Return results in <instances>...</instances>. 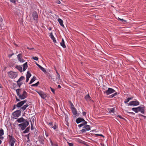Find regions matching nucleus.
Returning <instances> with one entry per match:
<instances>
[{
	"mask_svg": "<svg viewBox=\"0 0 146 146\" xmlns=\"http://www.w3.org/2000/svg\"><path fill=\"white\" fill-rule=\"evenodd\" d=\"M17 95L19 96L20 99L23 100L27 97V92L25 90L20 89H18L16 90Z\"/></svg>",
	"mask_w": 146,
	"mask_h": 146,
	"instance_id": "obj_1",
	"label": "nucleus"
},
{
	"mask_svg": "<svg viewBox=\"0 0 146 146\" xmlns=\"http://www.w3.org/2000/svg\"><path fill=\"white\" fill-rule=\"evenodd\" d=\"M29 122L27 121H25V122L18 125L19 127L22 130H24L26 127L29 125Z\"/></svg>",
	"mask_w": 146,
	"mask_h": 146,
	"instance_id": "obj_2",
	"label": "nucleus"
},
{
	"mask_svg": "<svg viewBox=\"0 0 146 146\" xmlns=\"http://www.w3.org/2000/svg\"><path fill=\"white\" fill-rule=\"evenodd\" d=\"M32 17L35 22L37 23L38 21V16L36 12H34L32 14Z\"/></svg>",
	"mask_w": 146,
	"mask_h": 146,
	"instance_id": "obj_3",
	"label": "nucleus"
},
{
	"mask_svg": "<svg viewBox=\"0 0 146 146\" xmlns=\"http://www.w3.org/2000/svg\"><path fill=\"white\" fill-rule=\"evenodd\" d=\"M8 74L9 77L11 78H15L17 76V74L16 72L12 71L9 72Z\"/></svg>",
	"mask_w": 146,
	"mask_h": 146,
	"instance_id": "obj_4",
	"label": "nucleus"
},
{
	"mask_svg": "<svg viewBox=\"0 0 146 146\" xmlns=\"http://www.w3.org/2000/svg\"><path fill=\"white\" fill-rule=\"evenodd\" d=\"M16 140L13 137L11 136L9 139V144L10 146H14Z\"/></svg>",
	"mask_w": 146,
	"mask_h": 146,
	"instance_id": "obj_5",
	"label": "nucleus"
},
{
	"mask_svg": "<svg viewBox=\"0 0 146 146\" xmlns=\"http://www.w3.org/2000/svg\"><path fill=\"white\" fill-rule=\"evenodd\" d=\"M90 130V126L88 125H86L83 127V129L81 130L82 133H85L87 131Z\"/></svg>",
	"mask_w": 146,
	"mask_h": 146,
	"instance_id": "obj_6",
	"label": "nucleus"
},
{
	"mask_svg": "<svg viewBox=\"0 0 146 146\" xmlns=\"http://www.w3.org/2000/svg\"><path fill=\"white\" fill-rule=\"evenodd\" d=\"M21 111L17 110L13 112L12 115L14 117H19L21 115Z\"/></svg>",
	"mask_w": 146,
	"mask_h": 146,
	"instance_id": "obj_7",
	"label": "nucleus"
},
{
	"mask_svg": "<svg viewBox=\"0 0 146 146\" xmlns=\"http://www.w3.org/2000/svg\"><path fill=\"white\" fill-rule=\"evenodd\" d=\"M115 92V90L114 89L111 88H108V90L104 92V93H106V95H108Z\"/></svg>",
	"mask_w": 146,
	"mask_h": 146,
	"instance_id": "obj_8",
	"label": "nucleus"
},
{
	"mask_svg": "<svg viewBox=\"0 0 146 146\" xmlns=\"http://www.w3.org/2000/svg\"><path fill=\"white\" fill-rule=\"evenodd\" d=\"M36 91L39 94L42 98L45 99L46 98V95L43 92L40 91Z\"/></svg>",
	"mask_w": 146,
	"mask_h": 146,
	"instance_id": "obj_9",
	"label": "nucleus"
},
{
	"mask_svg": "<svg viewBox=\"0 0 146 146\" xmlns=\"http://www.w3.org/2000/svg\"><path fill=\"white\" fill-rule=\"evenodd\" d=\"M139 102L137 101H132L129 103V105L131 106H135L138 105Z\"/></svg>",
	"mask_w": 146,
	"mask_h": 146,
	"instance_id": "obj_10",
	"label": "nucleus"
},
{
	"mask_svg": "<svg viewBox=\"0 0 146 146\" xmlns=\"http://www.w3.org/2000/svg\"><path fill=\"white\" fill-rule=\"evenodd\" d=\"M26 100H24L19 102L16 105L17 107L18 108L21 107L26 102Z\"/></svg>",
	"mask_w": 146,
	"mask_h": 146,
	"instance_id": "obj_11",
	"label": "nucleus"
},
{
	"mask_svg": "<svg viewBox=\"0 0 146 146\" xmlns=\"http://www.w3.org/2000/svg\"><path fill=\"white\" fill-rule=\"evenodd\" d=\"M18 60L21 62H25V60L22 58V54H19L17 55V57Z\"/></svg>",
	"mask_w": 146,
	"mask_h": 146,
	"instance_id": "obj_12",
	"label": "nucleus"
},
{
	"mask_svg": "<svg viewBox=\"0 0 146 146\" xmlns=\"http://www.w3.org/2000/svg\"><path fill=\"white\" fill-rule=\"evenodd\" d=\"M139 111H140L142 113H144V111L145 109V107L144 106L142 105L139 106Z\"/></svg>",
	"mask_w": 146,
	"mask_h": 146,
	"instance_id": "obj_13",
	"label": "nucleus"
},
{
	"mask_svg": "<svg viewBox=\"0 0 146 146\" xmlns=\"http://www.w3.org/2000/svg\"><path fill=\"white\" fill-rule=\"evenodd\" d=\"M25 121H27V120L25 119L23 117H21L18 119L17 120V121L18 123L23 122V123L25 122Z\"/></svg>",
	"mask_w": 146,
	"mask_h": 146,
	"instance_id": "obj_14",
	"label": "nucleus"
},
{
	"mask_svg": "<svg viewBox=\"0 0 146 146\" xmlns=\"http://www.w3.org/2000/svg\"><path fill=\"white\" fill-rule=\"evenodd\" d=\"M50 37L51 39L53 40L54 43H55L56 42V39L52 33H50Z\"/></svg>",
	"mask_w": 146,
	"mask_h": 146,
	"instance_id": "obj_15",
	"label": "nucleus"
},
{
	"mask_svg": "<svg viewBox=\"0 0 146 146\" xmlns=\"http://www.w3.org/2000/svg\"><path fill=\"white\" fill-rule=\"evenodd\" d=\"M84 121H85V120L83 118L79 117L76 119V122L78 124L82 121L83 122Z\"/></svg>",
	"mask_w": 146,
	"mask_h": 146,
	"instance_id": "obj_16",
	"label": "nucleus"
},
{
	"mask_svg": "<svg viewBox=\"0 0 146 146\" xmlns=\"http://www.w3.org/2000/svg\"><path fill=\"white\" fill-rule=\"evenodd\" d=\"M58 21L60 25L62 27H64V25L63 24V21L60 18H59L58 19Z\"/></svg>",
	"mask_w": 146,
	"mask_h": 146,
	"instance_id": "obj_17",
	"label": "nucleus"
},
{
	"mask_svg": "<svg viewBox=\"0 0 146 146\" xmlns=\"http://www.w3.org/2000/svg\"><path fill=\"white\" fill-rule=\"evenodd\" d=\"M60 45L63 48H65L66 46L65 44L63 38L62 39V42L60 43Z\"/></svg>",
	"mask_w": 146,
	"mask_h": 146,
	"instance_id": "obj_18",
	"label": "nucleus"
},
{
	"mask_svg": "<svg viewBox=\"0 0 146 146\" xmlns=\"http://www.w3.org/2000/svg\"><path fill=\"white\" fill-rule=\"evenodd\" d=\"M132 110L135 113H138L139 111V107L137 108H133Z\"/></svg>",
	"mask_w": 146,
	"mask_h": 146,
	"instance_id": "obj_19",
	"label": "nucleus"
},
{
	"mask_svg": "<svg viewBox=\"0 0 146 146\" xmlns=\"http://www.w3.org/2000/svg\"><path fill=\"white\" fill-rule=\"evenodd\" d=\"M73 114L74 115H76L77 113V111L75 108L71 109Z\"/></svg>",
	"mask_w": 146,
	"mask_h": 146,
	"instance_id": "obj_20",
	"label": "nucleus"
},
{
	"mask_svg": "<svg viewBox=\"0 0 146 146\" xmlns=\"http://www.w3.org/2000/svg\"><path fill=\"white\" fill-rule=\"evenodd\" d=\"M23 70L24 71H25L26 69H27L28 66H27V62H26L24 63V64L23 65Z\"/></svg>",
	"mask_w": 146,
	"mask_h": 146,
	"instance_id": "obj_21",
	"label": "nucleus"
},
{
	"mask_svg": "<svg viewBox=\"0 0 146 146\" xmlns=\"http://www.w3.org/2000/svg\"><path fill=\"white\" fill-rule=\"evenodd\" d=\"M29 105L28 104H26L24 106H23V107L21 108V110H22L23 111H24L26 108L28 107L29 106Z\"/></svg>",
	"mask_w": 146,
	"mask_h": 146,
	"instance_id": "obj_22",
	"label": "nucleus"
},
{
	"mask_svg": "<svg viewBox=\"0 0 146 146\" xmlns=\"http://www.w3.org/2000/svg\"><path fill=\"white\" fill-rule=\"evenodd\" d=\"M87 123V122L86 121H83V122L82 123H81L79 125H78V126L79 127H81L84 125L86 124Z\"/></svg>",
	"mask_w": 146,
	"mask_h": 146,
	"instance_id": "obj_23",
	"label": "nucleus"
},
{
	"mask_svg": "<svg viewBox=\"0 0 146 146\" xmlns=\"http://www.w3.org/2000/svg\"><path fill=\"white\" fill-rule=\"evenodd\" d=\"M50 139V141L52 146H58L56 143H53L52 141Z\"/></svg>",
	"mask_w": 146,
	"mask_h": 146,
	"instance_id": "obj_24",
	"label": "nucleus"
},
{
	"mask_svg": "<svg viewBox=\"0 0 146 146\" xmlns=\"http://www.w3.org/2000/svg\"><path fill=\"white\" fill-rule=\"evenodd\" d=\"M16 68L20 72H21L22 71V68L21 66H17Z\"/></svg>",
	"mask_w": 146,
	"mask_h": 146,
	"instance_id": "obj_25",
	"label": "nucleus"
},
{
	"mask_svg": "<svg viewBox=\"0 0 146 146\" xmlns=\"http://www.w3.org/2000/svg\"><path fill=\"white\" fill-rule=\"evenodd\" d=\"M114 108L108 109V111L110 113H114Z\"/></svg>",
	"mask_w": 146,
	"mask_h": 146,
	"instance_id": "obj_26",
	"label": "nucleus"
},
{
	"mask_svg": "<svg viewBox=\"0 0 146 146\" xmlns=\"http://www.w3.org/2000/svg\"><path fill=\"white\" fill-rule=\"evenodd\" d=\"M88 94L85 96V98L88 101H89L91 100Z\"/></svg>",
	"mask_w": 146,
	"mask_h": 146,
	"instance_id": "obj_27",
	"label": "nucleus"
},
{
	"mask_svg": "<svg viewBox=\"0 0 146 146\" xmlns=\"http://www.w3.org/2000/svg\"><path fill=\"white\" fill-rule=\"evenodd\" d=\"M17 83L19 88L20 87L21 85L23 84V82L20 81L18 82V81H17Z\"/></svg>",
	"mask_w": 146,
	"mask_h": 146,
	"instance_id": "obj_28",
	"label": "nucleus"
},
{
	"mask_svg": "<svg viewBox=\"0 0 146 146\" xmlns=\"http://www.w3.org/2000/svg\"><path fill=\"white\" fill-rule=\"evenodd\" d=\"M36 80V77L34 76L33 77V78L31 79V81H30L29 84H31L33 83Z\"/></svg>",
	"mask_w": 146,
	"mask_h": 146,
	"instance_id": "obj_29",
	"label": "nucleus"
},
{
	"mask_svg": "<svg viewBox=\"0 0 146 146\" xmlns=\"http://www.w3.org/2000/svg\"><path fill=\"white\" fill-rule=\"evenodd\" d=\"M47 76L49 78V79H52V76L50 75V74L48 72H46V73H45Z\"/></svg>",
	"mask_w": 146,
	"mask_h": 146,
	"instance_id": "obj_30",
	"label": "nucleus"
},
{
	"mask_svg": "<svg viewBox=\"0 0 146 146\" xmlns=\"http://www.w3.org/2000/svg\"><path fill=\"white\" fill-rule=\"evenodd\" d=\"M24 78L25 77L24 76H21L20 78L17 81H18V82L20 81L23 82V81L24 79Z\"/></svg>",
	"mask_w": 146,
	"mask_h": 146,
	"instance_id": "obj_31",
	"label": "nucleus"
},
{
	"mask_svg": "<svg viewBox=\"0 0 146 146\" xmlns=\"http://www.w3.org/2000/svg\"><path fill=\"white\" fill-rule=\"evenodd\" d=\"M31 75V74L30 73L29 71H27V74L26 75V77L30 78Z\"/></svg>",
	"mask_w": 146,
	"mask_h": 146,
	"instance_id": "obj_32",
	"label": "nucleus"
},
{
	"mask_svg": "<svg viewBox=\"0 0 146 146\" xmlns=\"http://www.w3.org/2000/svg\"><path fill=\"white\" fill-rule=\"evenodd\" d=\"M39 83V82H38L36 83L33 84L31 85L32 86H38Z\"/></svg>",
	"mask_w": 146,
	"mask_h": 146,
	"instance_id": "obj_33",
	"label": "nucleus"
},
{
	"mask_svg": "<svg viewBox=\"0 0 146 146\" xmlns=\"http://www.w3.org/2000/svg\"><path fill=\"white\" fill-rule=\"evenodd\" d=\"M29 127H27L26 129L23 131V133H27L29 131Z\"/></svg>",
	"mask_w": 146,
	"mask_h": 146,
	"instance_id": "obj_34",
	"label": "nucleus"
},
{
	"mask_svg": "<svg viewBox=\"0 0 146 146\" xmlns=\"http://www.w3.org/2000/svg\"><path fill=\"white\" fill-rule=\"evenodd\" d=\"M4 134V131L3 129L0 130V136H2Z\"/></svg>",
	"mask_w": 146,
	"mask_h": 146,
	"instance_id": "obj_35",
	"label": "nucleus"
},
{
	"mask_svg": "<svg viewBox=\"0 0 146 146\" xmlns=\"http://www.w3.org/2000/svg\"><path fill=\"white\" fill-rule=\"evenodd\" d=\"M131 99H132L131 98H127L126 99V100L124 101L125 103L126 104V103H127L130 100H131Z\"/></svg>",
	"mask_w": 146,
	"mask_h": 146,
	"instance_id": "obj_36",
	"label": "nucleus"
},
{
	"mask_svg": "<svg viewBox=\"0 0 146 146\" xmlns=\"http://www.w3.org/2000/svg\"><path fill=\"white\" fill-rule=\"evenodd\" d=\"M25 137L27 138L28 140L27 141L29 142L30 141V140L29 139V134L26 135Z\"/></svg>",
	"mask_w": 146,
	"mask_h": 146,
	"instance_id": "obj_37",
	"label": "nucleus"
},
{
	"mask_svg": "<svg viewBox=\"0 0 146 146\" xmlns=\"http://www.w3.org/2000/svg\"><path fill=\"white\" fill-rule=\"evenodd\" d=\"M41 70L43 72H44V73H46V71L45 69L42 67L41 69Z\"/></svg>",
	"mask_w": 146,
	"mask_h": 146,
	"instance_id": "obj_38",
	"label": "nucleus"
},
{
	"mask_svg": "<svg viewBox=\"0 0 146 146\" xmlns=\"http://www.w3.org/2000/svg\"><path fill=\"white\" fill-rule=\"evenodd\" d=\"M33 58L34 60H36V61L38 60V58L37 57H36V56L34 57H33Z\"/></svg>",
	"mask_w": 146,
	"mask_h": 146,
	"instance_id": "obj_39",
	"label": "nucleus"
},
{
	"mask_svg": "<svg viewBox=\"0 0 146 146\" xmlns=\"http://www.w3.org/2000/svg\"><path fill=\"white\" fill-rule=\"evenodd\" d=\"M50 90L51 91L53 92V94L55 93V90L54 89L50 87Z\"/></svg>",
	"mask_w": 146,
	"mask_h": 146,
	"instance_id": "obj_40",
	"label": "nucleus"
},
{
	"mask_svg": "<svg viewBox=\"0 0 146 146\" xmlns=\"http://www.w3.org/2000/svg\"><path fill=\"white\" fill-rule=\"evenodd\" d=\"M51 127L53 128L54 129H56V125H54V126H52Z\"/></svg>",
	"mask_w": 146,
	"mask_h": 146,
	"instance_id": "obj_41",
	"label": "nucleus"
},
{
	"mask_svg": "<svg viewBox=\"0 0 146 146\" xmlns=\"http://www.w3.org/2000/svg\"><path fill=\"white\" fill-rule=\"evenodd\" d=\"M60 75L59 74H58L57 75V77L56 78V79L58 80L60 79Z\"/></svg>",
	"mask_w": 146,
	"mask_h": 146,
	"instance_id": "obj_42",
	"label": "nucleus"
},
{
	"mask_svg": "<svg viewBox=\"0 0 146 146\" xmlns=\"http://www.w3.org/2000/svg\"><path fill=\"white\" fill-rule=\"evenodd\" d=\"M48 124L51 127L52 126L53 123H52V122L49 123Z\"/></svg>",
	"mask_w": 146,
	"mask_h": 146,
	"instance_id": "obj_43",
	"label": "nucleus"
},
{
	"mask_svg": "<svg viewBox=\"0 0 146 146\" xmlns=\"http://www.w3.org/2000/svg\"><path fill=\"white\" fill-rule=\"evenodd\" d=\"M10 1L13 3H15L16 2V0H10Z\"/></svg>",
	"mask_w": 146,
	"mask_h": 146,
	"instance_id": "obj_44",
	"label": "nucleus"
},
{
	"mask_svg": "<svg viewBox=\"0 0 146 146\" xmlns=\"http://www.w3.org/2000/svg\"><path fill=\"white\" fill-rule=\"evenodd\" d=\"M70 104H71V108H75L74 105H73V104H72V103H71Z\"/></svg>",
	"mask_w": 146,
	"mask_h": 146,
	"instance_id": "obj_45",
	"label": "nucleus"
},
{
	"mask_svg": "<svg viewBox=\"0 0 146 146\" xmlns=\"http://www.w3.org/2000/svg\"><path fill=\"white\" fill-rule=\"evenodd\" d=\"M68 144L69 146H73V144L72 143H69V142H68Z\"/></svg>",
	"mask_w": 146,
	"mask_h": 146,
	"instance_id": "obj_46",
	"label": "nucleus"
},
{
	"mask_svg": "<svg viewBox=\"0 0 146 146\" xmlns=\"http://www.w3.org/2000/svg\"><path fill=\"white\" fill-rule=\"evenodd\" d=\"M118 20L119 21H122V22H123L124 21L125 22V21L123 19H121L119 18H118Z\"/></svg>",
	"mask_w": 146,
	"mask_h": 146,
	"instance_id": "obj_47",
	"label": "nucleus"
},
{
	"mask_svg": "<svg viewBox=\"0 0 146 146\" xmlns=\"http://www.w3.org/2000/svg\"><path fill=\"white\" fill-rule=\"evenodd\" d=\"M86 112L84 111L82 112V114L83 116H86Z\"/></svg>",
	"mask_w": 146,
	"mask_h": 146,
	"instance_id": "obj_48",
	"label": "nucleus"
},
{
	"mask_svg": "<svg viewBox=\"0 0 146 146\" xmlns=\"http://www.w3.org/2000/svg\"><path fill=\"white\" fill-rule=\"evenodd\" d=\"M140 116L143 117L144 118H146V116L141 114H140L139 115Z\"/></svg>",
	"mask_w": 146,
	"mask_h": 146,
	"instance_id": "obj_49",
	"label": "nucleus"
},
{
	"mask_svg": "<svg viewBox=\"0 0 146 146\" xmlns=\"http://www.w3.org/2000/svg\"><path fill=\"white\" fill-rule=\"evenodd\" d=\"M37 66L39 67V68L41 69L42 67L39 65H37Z\"/></svg>",
	"mask_w": 146,
	"mask_h": 146,
	"instance_id": "obj_50",
	"label": "nucleus"
},
{
	"mask_svg": "<svg viewBox=\"0 0 146 146\" xmlns=\"http://www.w3.org/2000/svg\"><path fill=\"white\" fill-rule=\"evenodd\" d=\"M37 66L39 67V68L41 69L42 67L39 65H37Z\"/></svg>",
	"mask_w": 146,
	"mask_h": 146,
	"instance_id": "obj_51",
	"label": "nucleus"
},
{
	"mask_svg": "<svg viewBox=\"0 0 146 146\" xmlns=\"http://www.w3.org/2000/svg\"><path fill=\"white\" fill-rule=\"evenodd\" d=\"M117 92H115L114 93V94H113V96H115L116 95H117Z\"/></svg>",
	"mask_w": 146,
	"mask_h": 146,
	"instance_id": "obj_52",
	"label": "nucleus"
},
{
	"mask_svg": "<svg viewBox=\"0 0 146 146\" xmlns=\"http://www.w3.org/2000/svg\"><path fill=\"white\" fill-rule=\"evenodd\" d=\"M29 78L26 77V82H28V81L29 80Z\"/></svg>",
	"mask_w": 146,
	"mask_h": 146,
	"instance_id": "obj_53",
	"label": "nucleus"
},
{
	"mask_svg": "<svg viewBox=\"0 0 146 146\" xmlns=\"http://www.w3.org/2000/svg\"><path fill=\"white\" fill-rule=\"evenodd\" d=\"M117 117L120 118H121V119H123V118L121 116V115H117Z\"/></svg>",
	"mask_w": 146,
	"mask_h": 146,
	"instance_id": "obj_54",
	"label": "nucleus"
},
{
	"mask_svg": "<svg viewBox=\"0 0 146 146\" xmlns=\"http://www.w3.org/2000/svg\"><path fill=\"white\" fill-rule=\"evenodd\" d=\"M113 97H114V96H113V94L111 95L110 96H109V98H111Z\"/></svg>",
	"mask_w": 146,
	"mask_h": 146,
	"instance_id": "obj_55",
	"label": "nucleus"
},
{
	"mask_svg": "<svg viewBox=\"0 0 146 146\" xmlns=\"http://www.w3.org/2000/svg\"><path fill=\"white\" fill-rule=\"evenodd\" d=\"M56 3L58 4H59L60 3V1L58 0L56 1Z\"/></svg>",
	"mask_w": 146,
	"mask_h": 146,
	"instance_id": "obj_56",
	"label": "nucleus"
},
{
	"mask_svg": "<svg viewBox=\"0 0 146 146\" xmlns=\"http://www.w3.org/2000/svg\"><path fill=\"white\" fill-rule=\"evenodd\" d=\"M3 137L1 136H0V139L2 140L3 139Z\"/></svg>",
	"mask_w": 146,
	"mask_h": 146,
	"instance_id": "obj_57",
	"label": "nucleus"
},
{
	"mask_svg": "<svg viewBox=\"0 0 146 146\" xmlns=\"http://www.w3.org/2000/svg\"><path fill=\"white\" fill-rule=\"evenodd\" d=\"M9 54V57H11L12 55H13V54Z\"/></svg>",
	"mask_w": 146,
	"mask_h": 146,
	"instance_id": "obj_58",
	"label": "nucleus"
},
{
	"mask_svg": "<svg viewBox=\"0 0 146 146\" xmlns=\"http://www.w3.org/2000/svg\"><path fill=\"white\" fill-rule=\"evenodd\" d=\"M16 101L17 102L20 101V100L17 99V98H16Z\"/></svg>",
	"mask_w": 146,
	"mask_h": 146,
	"instance_id": "obj_59",
	"label": "nucleus"
},
{
	"mask_svg": "<svg viewBox=\"0 0 146 146\" xmlns=\"http://www.w3.org/2000/svg\"><path fill=\"white\" fill-rule=\"evenodd\" d=\"M27 48L29 49H30V50H32V49H33V48H29V47H28Z\"/></svg>",
	"mask_w": 146,
	"mask_h": 146,
	"instance_id": "obj_60",
	"label": "nucleus"
},
{
	"mask_svg": "<svg viewBox=\"0 0 146 146\" xmlns=\"http://www.w3.org/2000/svg\"><path fill=\"white\" fill-rule=\"evenodd\" d=\"M40 141H41L42 143H43L44 141H43V139H42Z\"/></svg>",
	"mask_w": 146,
	"mask_h": 146,
	"instance_id": "obj_61",
	"label": "nucleus"
},
{
	"mask_svg": "<svg viewBox=\"0 0 146 146\" xmlns=\"http://www.w3.org/2000/svg\"><path fill=\"white\" fill-rule=\"evenodd\" d=\"M16 106V105H14V106H13V110L15 108Z\"/></svg>",
	"mask_w": 146,
	"mask_h": 146,
	"instance_id": "obj_62",
	"label": "nucleus"
},
{
	"mask_svg": "<svg viewBox=\"0 0 146 146\" xmlns=\"http://www.w3.org/2000/svg\"><path fill=\"white\" fill-rule=\"evenodd\" d=\"M48 29L49 30H52V28L51 27H49V28Z\"/></svg>",
	"mask_w": 146,
	"mask_h": 146,
	"instance_id": "obj_63",
	"label": "nucleus"
},
{
	"mask_svg": "<svg viewBox=\"0 0 146 146\" xmlns=\"http://www.w3.org/2000/svg\"><path fill=\"white\" fill-rule=\"evenodd\" d=\"M58 87L59 88H61V86H60V85H58Z\"/></svg>",
	"mask_w": 146,
	"mask_h": 146,
	"instance_id": "obj_64",
	"label": "nucleus"
}]
</instances>
